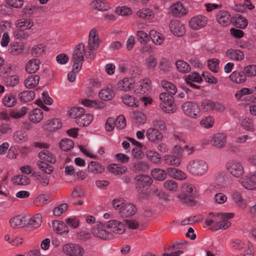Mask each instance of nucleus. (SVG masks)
<instances>
[{"label": "nucleus", "mask_w": 256, "mask_h": 256, "mask_svg": "<svg viewBox=\"0 0 256 256\" xmlns=\"http://www.w3.org/2000/svg\"><path fill=\"white\" fill-rule=\"evenodd\" d=\"M96 227L92 228V232L96 237L104 240H109L113 238V234L106 230H110L112 232L117 234H122L125 232L124 224L116 220H110L106 223L96 222Z\"/></svg>", "instance_id": "f257e3e1"}, {"label": "nucleus", "mask_w": 256, "mask_h": 256, "mask_svg": "<svg viewBox=\"0 0 256 256\" xmlns=\"http://www.w3.org/2000/svg\"><path fill=\"white\" fill-rule=\"evenodd\" d=\"M136 190L142 198H147L148 196V188L152 184V179L148 175L140 174L134 178Z\"/></svg>", "instance_id": "f03ea898"}, {"label": "nucleus", "mask_w": 256, "mask_h": 256, "mask_svg": "<svg viewBox=\"0 0 256 256\" xmlns=\"http://www.w3.org/2000/svg\"><path fill=\"white\" fill-rule=\"evenodd\" d=\"M182 193L178 196V198L184 203L193 206L196 205L195 198L198 196L196 190L190 184H184L181 188Z\"/></svg>", "instance_id": "7ed1b4c3"}, {"label": "nucleus", "mask_w": 256, "mask_h": 256, "mask_svg": "<svg viewBox=\"0 0 256 256\" xmlns=\"http://www.w3.org/2000/svg\"><path fill=\"white\" fill-rule=\"evenodd\" d=\"M208 166L206 162L201 160H195L190 161L187 165L188 172L193 175L202 176L208 170Z\"/></svg>", "instance_id": "20e7f679"}, {"label": "nucleus", "mask_w": 256, "mask_h": 256, "mask_svg": "<svg viewBox=\"0 0 256 256\" xmlns=\"http://www.w3.org/2000/svg\"><path fill=\"white\" fill-rule=\"evenodd\" d=\"M160 99L162 103L160 104L162 110L167 113H173L176 108L174 104L173 96L168 92H162L160 94Z\"/></svg>", "instance_id": "39448f33"}, {"label": "nucleus", "mask_w": 256, "mask_h": 256, "mask_svg": "<svg viewBox=\"0 0 256 256\" xmlns=\"http://www.w3.org/2000/svg\"><path fill=\"white\" fill-rule=\"evenodd\" d=\"M228 171L234 176L240 178L244 174L242 164L238 160H231L226 164Z\"/></svg>", "instance_id": "423d86ee"}, {"label": "nucleus", "mask_w": 256, "mask_h": 256, "mask_svg": "<svg viewBox=\"0 0 256 256\" xmlns=\"http://www.w3.org/2000/svg\"><path fill=\"white\" fill-rule=\"evenodd\" d=\"M182 108L184 114L192 118H196L200 113V109L196 102L188 101L184 103Z\"/></svg>", "instance_id": "0eeeda50"}, {"label": "nucleus", "mask_w": 256, "mask_h": 256, "mask_svg": "<svg viewBox=\"0 0 256 256\" xmlns=\"http://www.w3.org/2000/svg\"><path fill=\"white\" fill-rule=\"evenodd\" d=\"M62 250L64 254L68 256H82L84 252V249L76 244H65Z\"/></svg>", "instance_id": "6e6552de"}, {"label": "nucleus", "mask_w": 256, "mask_h": 256, "mask_svg": "<svg viewBox=\"0 0 256 256\" xmlns=\"http://www.w3.org/2000/svg\"><path fill=\"white\" fill-rule=\"evenodd\" d=\"M207 22L206 17L202 15H198L190 19L189 26L192 29L198 30L204 27Z\"/></svg>", "instance_id": "1a4fd4ad"}, {"label": "nucleus", "mask_w": 256, "mask_h": 256, "mask_svg": "<svg viewBox=\"0 0 256 256\" xmlns=\"http://www.w3.org/2000/svg\"><path fill=\"white\" fill-rule=\"evenodd\" d=\"M170 32L176 36L180 37L185 34V26L180 21L172 20L169 24Z\"/></svg>", "instance_id": "9d476101"}, {"label": "nucleus", "mask_w": 256, "mask_h": 256, "mask_svg": "<svg viewBox=\"0 0 256 256\" xmlns=\"http://www.w3.org/2000/svg\"><path fill=\"white\" fill-rule=\"evenodd\" d=\"M216 20L221 26H226L231 23V16L228 11L221 10L216 14Z\"/></svg>", "instance_id": "9b49d317"}, {"label": "nucleus", "mask_w": 256, "mask_h": 256, "mask_svg": "<svg viewBox=\"0 0 256 256\" xmlns=\"http://www.w3.org/2000/svg\"><path fill=\"white\" fill-rule=\"evenodd\" d=\"M96 30L92 29L89 34L88 48L90 50L92 51L98 48L100 44V40L96 34Z\"/></svg>", "instance_id": "f8f14e48"}, {"label": "nucleus", "mask_w": 256, "mask_h": 256, "mask_svg": "<svg viewBox=\"0 0 256 256\" xmlns=\"http://www.w3.org/2000/svg\"><path fill=\"white\" fill-rule=\"evenodd\" d=\"M146 136L152 142H159L162 140L163 135L158 130L150 128L146 132Z\"/></svg>", "instance_id": "ddd939ff"}, {"label": "nucleus", "mask_w": 256, "mask_h": 256, "mask_svg": "<svg viewBox=\"0 0 256 256\" xmlns=\"http://www.w3.org/2000/svg\"><path fill=\"white\" fill-rule=\"evenodd\" d=\"M84 45L82 43L76 45L72 54V60L83 62L84 61Z\"/></svg>", "instance_id": "4468645a"}, {"label": "nucleus", "mask_w": 256, "mask_h": 256, "mask_svg": "<svg viewBox=\"0 0 256 256\" xmlns=\"http://www.w3.org/2000/svg\"><path fill=\"white\" fill-rule=\"evenodd\" d=\"M136 212L137 208L136 206L128 203L123 206L122 210L120 211V214L122 217L126 218L134 215Z\"/></svg>", "instance_id": "2eb2a0df"}, {"label": "nucleus", "mask_w": 256, "mask_h": 256, "mask_svg": "<svg viewBox=\"0 0 256 256\" xmlns=\"http://www.w3.org/2000/svg\"><path fill=\"white\" fill-rule=\"evenodd\" d=\"M62 127L60 120L57 118L49 120L45 122L43 128L49 132H55Z\"/></svg>", "instance_id": "dca6fc26"}, {"label": "nucleus", "mask_w": 256, "mask_h": 256, "mask_svg": "<svg viewBox=\"0 0 256 256\" xmlns=\"http://www.w3.org/2000/svg\"><path fill=\"white\" fill-rule=\"evenodd\" d=\"M170 12L174 16L181 17L187 14L188 10L180 2L172 4L170 8Z\"/></svg>", "instance_id": "f3484780"}, {"label": "nucleus", "mask_w": 256, "mask_h": 256, "mask_svg": "<svg viewBox=\"0 0 256 256\" xmlns=\"http://www.w3.org/2000/svg\"><path fill=\"white\" fill-rule=\"evenodd\" d=\"M53 230L56 233L62 234L68 232V228L66 224L62 221L54 220L52 222Z\"/></svg>", "instance_id": "a211bd4d"}, {"label": "nucleus", "mask_w": 256, "mask_h": 256, "mask_svg": "<svg viewBox=\"0 0 256 256\" xmlns=\"http://www.w3.org/2000/svg\"><path fill=\"white\" fill-rule=\"evenodd\" d=\"M240 182L246 189L254 190L256 188V182L251 176H246L239 180Z\"/></svg>", "instance_id": "6ab92c4d"}, {"label": "nucleus", "mask_w": 256, "mask_h": 256, "mask_svg": "<svg viewBox=\"0 0 256 256\" xmlns=\"http://www.w3.org/2000/svg\"><path fill=\"white\" fill-rule=\"evenodd\" d=\"M212 142L215 146L223 148L226 144V136L224 134H216L214 135Z\"/></svg>", "instance_id": "aec40b11"}, {"label": "nucleus", "mask_w": 256, "mask_h": 256, "mask_svg": "<svg viewBox=\"0 0 256 256\" xmlns=\"http://www.w3.org/2000/svg\"><path fill=\"white\" fill-rule=\"evenodd\" d=\"M100 98L103 100H110L114 96V93L112 88H104L98 93Z\"/></svg>", "instance_id": "412c9836"}, {"label": "nucleus", "mask_w": 256, "mask_h": 256, "mask_svg": "<svg viewBox=\"0 0 256 256\" xmlns=\"http://www.w3.org/2000/svg\"><path fill=\"white\" fill-rule=\"evenodd\" d=\"M40 64L39 60L32 59L27 62L26 66V70L30 74H34L39 69Z\"/></svg>", "instance_id": "4be33fe9"}, {"label": "nucleus", "mask_w": 256, "mask_h": 256, "mask_svg": "<svg viewBox=\"0 0 256 256\" xmlns=\"http://www.w3.org/2000/svg\"><path fill=\"white\" fill-rule=\"evenodd\" d=\"M26 218L21 215L16 216L12 218L10 223L13 228H22L26 225Z\"/></svg>", "instance_id": "5701e85b"}, {"label": "nucleus", "mask_w": 256, "mask_h": 256, "mask_svg": "<svg viewBox=\"0 0 256 256\" xmlns=\"http://www.w3.org/2000/svg\"><path fill=\"white\" fill-rule=\"evenodd\" d=\"M226 56L230 59L241 60L244 58V54L240 50L229 49L226 52Z\"/></svg>", "instance_id": "b1692460"}, {"label": "nucleus", "mask_w": 256, "mask_h": 256, "mask_svg": "<svg viewBox=\"0 0 256 256\" xmlns=\"http://www.w3.org/2000/svg\"><path fill=\"white\" fill-rule=\"evenodd\" d=\"M166 171L170 176L176 180H184L186 177L185 173L174 168H169Z\"/></svg>", "instance_id": "393cba45"}, {"label": "nucleus", "mask_w": 256, "mask_h": 256, "mask_svg": "<svg viewBox=\"0 0 256 256\" xmlns=\"http://www.w3.org/2000/svg\"><path fill=\"white\" fill-rule=\"evenodd\" d=\"M43 112L40 108L34 110L29 114V120L34 123L39 122L43 118Z\"/></svg>", "instance_id": "a878e982"}, {"label": "nucleus", "mask_w": 256, "mask_h": 256, "mask_svg": "<svg viewBox=\"0 0 256 256\" xmlns=\"http://www.w3.org/2000/svg\"><path fill=\"white\" fill-rule=\"evenodd\" d=\"M39 80L40 77L38 75L31 76L24 80V86L27 88H33L38 85Z\"/></svg>", "instance_id": "bb28decb"}, {"label": "nucleus", "mask_w": 256, "mask_h": 256, "mask_svg": "<svg viewBox=\"0 0 256 256\" xmlns=\"http://www.w3.org/2000/svg\"><path fill=\"white\" fill-rule=\"evenodd\" d=\"M230 78L232 82L236 84L244 83L246 81V75L243 71L232 72L230 76Z\"/></svg>", "instance_id": "cd10ccee"}, {"label": "nucleus", "mask_w": 256, "mask_h": 256, "mask_svg": "<svg viewBox=\"0 0 256 256\" xmlns=\"http://www.w3.org/2000/svg\"><path fill=\"white\" fill-rule=\"evenodd\" d=\"M35 96V94L33 91H24L18 95V100L23 102H28L32 100Z\"/></svg>", "instance_id": "c85d7f7f"}, {"label": "nucleus", "mask_w": 256, "mask_h": 256, "mask_svg": "<svg viewBox=\"0 0 256 256\" xmlns=\"http://www.w3.org/2000/svg\"><path fill=\"white\" fill-rule=\"evenodd\" d=\"M91 6L94 9L102 11L108 10L110 7L105 0H94L91 3Z\"/></svg>", "instance_id": "c756f323"}, {"label": "nucleus", "mask_w": 256, "mask_h": 256, "mask_svg": "<svg viewBox=\"0 0 256 256\" xmlns=\"http://www.w3.org/2000/svg\"><path fill=\"white\" fill-rule=\"evenodd\" d=\"M104 170V166L100 165L98 162L92 161L88 164V171L90 172L98 174L102 173Z\"/></svg>", "instance_id": "7c9ffc66"}, {"label": "nucleus", "mask_w": 256, "mask_h": 256, "mask_svg": "<svg viewBox=\"0 0 256 256\" xmlns=\"http://www.w3.org/2000/svg\"><path fill=\"white\" fill-rule=\"evenodd\" d=\"M149 81L148 79H144L140 82L138 88L134 90L135 93L144 94L150 88Z\"/></svg>", "instance_id": "2f4dec72"}, {"label": "nucleus", "mask_w": 256, "mask_h": 256, "mask_svg": "<svg viewBox=\"0 0 256 256\" xmlns=\"http://www.w3.org/2000/svg\"><path fill=\"white\" fill-rule=\"evenodd\" d=\"M93 116L90 114H84L82 116L76 120V122L80 126H87L92 122Z\"/></svg>", "instance_id": "473e14b6"}, {"label": "nucleus", "mask_w": 256, "mask_h": 256, "mask_svg": "<svg viewBox=\"0 0 256 256\" xmlns=\"http://www.w3.org/2000/svg\"><path fill=\"white\" fill-rule=\"evenodd\" d=\"M12 181L14 184L20 186L28 185L30 182V179L24 175L16 176L12 178Z\"/></svg>", "instance_id": "72a5a7b5"}, {"label": "nucleus", "mask_w": 256, "mask_h": 256, "mask_svg": "<svg viewBox=\"0 0 256 256\" xmlns=\"http://www.w3.org/2000/svg\"><path fill=\"white\" fill-rule=\"evenodd\" d=\"M118 86L121 90L128 91L133 86L132 80L128 78H124L118 82Z\"/></svg>", "instance_id": "f704fd0d"}, {"label": "nucleus", "mask_w": 256, "mask_h": 256, "mask_svg": "<svg viewBox=\"0 0 256 256\" xmlns=\"http://www.w3.org/2000/svg\"><path fill=\"white\" fill-rule=\"evenodd\" d=\"M152 176L155 180L162 181L167 176V173L165 170L160 168H154L152 170Z\"/></svg>", "instance_id": "c9c22d12"}, {"label": "nucleus", "mask_w": 256, "mask_h": 256, "mask_svg": "<svg viewBox=\"0 0 256 256\" xmlns=\"http://www.w3.org/2000/svg\"><path fill=\"white\" fill-rule=\"evenodd\" d=\"M148 169V164L143 161H138L132 164V170L135 172H144Z\"/></svg>", "instance_id": "e433bc0d"}, {"label": "nucleus", "mask_w": 256, "mask_h": 256, "mask_svg": "<svg viewBox=\"0 0 256 256\" xmlns=\"http://www.w3.org/2000/svg\"><path fill=\"white\" fill-rule=\"evenodd\" d=\"M38 156L40 160H46L51 164H54L56 162L54 156L47 150H43L40 152L38 154Z\"/></svg>", "instance_id": "4c0bfd02"}, {"label": "nucleus", "mask_w": 256, "mask_h": 256, "mask_svg": "<svg viewBox=\"0 0 256 256\" xmlns=\"http://www.w3.org/2000/svg\"><path fill=\"white\" fill-rule=\"evenodd\" d=\"M42 222V216L40 214H37L29 220L28 224L34 228H36L41 225Z\"/></svg>", "instance_id": "58836bf2"}, {"label": "nucleus", "mask_w": 256, "mask_h": 256, "mask_svg": "<svg viewBox=\"0 0 256 256\" xmlns=\"http://www.w3.org/2000/svg\"><path fill=\"white\" fill-rule=\"evenodd\" d=\"M176 66L178 72L187 73L190 70V66L186 62L178 60L176 62Z\"/></svg>", "instance_id": "ea45409f"}, {"label": "nucleus", "mask_w": 256, "mask_h": 256, "mask_svg": "<svg viewBox=\"0 0 256 256\" xmlns=\"http://www.w3.org/2000/svg\"><path fill=\"white\" fill-rule=\"evenodd\" d=\"M59 146L62 150L66 152L74 147V142L71 139L65 138L60 140Z\"/></svg>", "instance_id": "a19ab883"}, {"label": "nucleus", "mask_w": 256, "mask_h": 256, "mask_svg": "<svg viewBox=\"0 0 256 256\" xmlns=\"http://www.w3.org/2000/svg\"><path fill=\"white\" fill-rule=\"evenodd\" d=\"M162 86L170 95L173 96L176 93L177 88L173 84L164 80L162 82Z\"/></svg>", "instance_id": "79ce46f5"}, {"label": "nucleus", "mask_w": 256, "mask_h": 256, "mask_svg": "<svg viewBox=\"0 0 256 256\" xmlns=\"http://www.w3.org/2000/svg\"><path fill=\"white\" fill-rule=\"evenodd\" d=\"M108 168L110 172L116 174H122L127 171V168L126 166H118L115 164L110 165Z\"/></svg>", "instance_id": "37998d69"}, {"label": "nucleus", "mask_w": 256, "mask_h": 256, "mask_svg": "<svg viewBox=\"0 0 256 256\" xmlns=\"http://www.w3.org/2000/svg\"><path fill=\"white\" fill-rule=\"evenodd\" d=\"M122 102L126 106L132 107H137L139 106L138 101L131 96L125 95L122 97Z\"/></svg>", "instance_id": "c03bdc74"}, {"label": "nucleus", "mask_w": 256, "mask_h": 256, "mask_svg": "<svg viewBox=\"0 0 256 256\" xmlns=\"http://www.w3.org/2000/svg\"><path fill=\"white\" fill-rule=\"evenodd\" d=\"M36 164L38 168L44 173L50 174L53 172L52 166L45 162L38 160Z\"/></svg>", "instance_id": "a18cd8bd"}, {"label": "nucleus", "mask_w": 256, "mask_h": 256, "mask_svg": "<svg viewBox=\"0 0 256 256\" xmlns=\"http://www.w3.org/2000/svg\"><path fill=\"white\" fill-rule=\"evenodd\" d=\"M46 50L45 46L42 44H39L34 46L31 50V54L34 57H38L44 54Z\"/></svg>", "instance_id": "49530a36"}, {"label": "nucleus", "mask_w": 256, "mask_h": 256, "mask_svg": "<svg viewBox=\"0 0 256 256\" xmlns=\"http://www.w3.org/2000/svg\"><path fill=\"white\" fill-rule=\"evenodd\" d=\"M85 114L84 110L80 107L74 108H72L70 112V115L72 118L78 120L79 118H80Z\"/></svg>", "instance_id": "de8ad7c7"}, {"label": "nucleus", "mask_w": 256, "mask_h": 256, "mask_svg": "<svg viewBox=\"0 0 256 256\" xmlns=\"http://www.w3.org/2000/svg\"><path fill=\"white\" fill-rule=\"evenodd\" d=\"M146 156L154 163L158 164L160 161L161 158L156 152L148 150L146 152Z\"/></svg>", "instance_id": "09e8293b"}, {"label": "nucleus", "mask_w": 256, "mask_h": 256, "mask_svg": "<svg viewBox=\"0 0 256 256\" xmlns=\"http://www.w3.org/2000/svg\"><path fill=\"white\" fill-rule=\"evenodd\" d=\"M243 72L246 76L252 77L256 76V65L250 64L245 66L244 68Z\"/></svg>", "instance_id": "8fccbe9b"}, {"label": "nucleus", "mask_w": 256, "mask_h": 256, "mask_svg": "<svg viewBox=\"0 0 256 256\" xmlns=\"http://www.w3.org/2000/svg\"><path fill=\"white\" fill-rule=\"evenodd\" d=\"M2 102L6 106L10 108L16 104V99L14 96L8 94L3 98Z\"/></svg>", "instance_id": "3c124183"}, {"label": "nucleus", "mask_w": 256, "mask_h": 256, "mask_svg": "<svg viewBox=\"0 0 256 256\" xmlns=\"http://www.w3.org/2000/svg\"><path fill=\"white\" fill-rule=\"evenodd\" d=\"M137 16L140 18L146 20L151 19L152 18V12L148 8H143L137 12Z\"/></svg>", "instance_id": "603ef678"}, {"label": "nucleus", "mask_w": 256, "mask_h": 256, "mask_svg": "<svg viewBox=\"0 0 256 256\" xmlns=\"http://www.w3.org/2000/svg\"><path fill=\"white\" fill-rule=\"evenodd\" d=\"M219 63L220 60L218 59L212 58V60H208V66L211 71L214 72H218L219 68Z\"/></svg>", "instance_id": "864d4df0"}, {"label": "nucleus", "mask_w": 256, "mask_h": 256, "mask_svg": "<svg viewBox=\"0 0 256 256\" xmlns=\"http://www.w3.org/2000/svg\"><path fill=\"white\" fill-rule=\"evenodd\" d=\"M164 187L168 190L175 192L177 190L178 184L174 180H166L164 183Z\"/></svg>", "instance_id": "5fc2aeb1"}, {"label": "nucleus", "mask_w": 256, "mask_h": 256, "mask_svg": "<svg viewBox=\"0 0 256 256\" xmlns=\"http://www.w3.org/2000/svg\"><path fill=\"white\" fill-rule=\"evenodd\" d=\"M242 126L245 130L253 132L254 130L252 120L250 118H244L242 122Z\"/></svg>", "instance_id": "6e6d98bb"}, {"label": "nucleus", "mask_w": 256, "mask_h": 256, "mask_svg": "<svg viewBox=\"0 0 256 256\" xmlns=\"http://www.w3.org/2000/svg\"><path fill=\"white\" fill-rule=\"evenodd\" d=\"M201 106L206 111H210L214 108L216 104L210 100H204L201 102Z\"/></svg>", "instance_id": "4d7b16f0"}, {"label": "nucleus", "mask_w": 256, "mask_h": 256, "mask_svg": "<svg viewBox=\"0 0 256 256\" xmlns=\"http://www.w3.org/2000/svg\"><path fill=\"white\" fill-rule=\"evenodd\" d=\"M234 22V26L236 28H244L248 25V20L244 18L239 16L238 17L236 18Z\"/></svg>", "instance_id": "13d9d810"}, {"label": "nucleus", "mask_w": 256, "mask_h": 256, "mask_svg": "<svg viewBox=\"0 0 256 256\" xmlns=\"http://www.w3.org/2000/svg\"><path fill=\"white\" fill-rule=\"evenodd\" d=\"M134 122L138 124H144L146 122V118L145 115L140 112H136L134 114L133 117Z\"/></svg>", "instance_id": "bf43d9fd"}, {"label": "nucleus", "mask_w": 256, "mask_h": 256, "mask_svg": "<svg viewBox=\"0 0 256 256\" xmlns=\"http://www.w3.org/2000/svg\"><path fill=\"white\" fill-rule=\"evenodd\" d=\"M19 82L18 77L16 76H12L4 79V83L8 86H14Z\"/></svg>", "instance_id": "052dcab7"}, {"label": "nucleus", "mask_w": 256, "mask_h": 256, "mask_svg": "<svg viewBox=\"0 0 256 256\" xmlns=\"http://www.w3.org/2000/svg\"><path fill=\"white\" fill-rule=\"evenodd\" d=\"M116 128L118 129L122 130L126 126V121L124 116L123 115L118 116L116 120H114Z\"/></svg>", "instance_id": "680f3d73"}, {"label": "nucleus", "mask_w": 256, "mask_h": 256, "mask_svg": "<svg viewBox=\"0 0 256 256\" xmlns=\"http://www.w3.org/2000/svg\"><path fill=\"white\" fill-rule=\"evenodd\" d=\"M26 134L22 130L16 132L14 134V138L17 143H20L26 140Z\"/></svg>", "instance_id": "e2e57ef3"}, {"label": "nucleus", "mask_w": 256, "mask_h": 256, "mask_svg": "<svg viewBox=\"0 0 256 256\" xmlns=\"http://www.w3.org/2000/svg\"><path fill=\"white\" fill-rule=\"evenodd\" d=\"M230 222L228 220L222 219L219 222H216V228H214V230H216L218 229H226L230 226Z\"/></svg>", "instance_id": "0e129e2a"}, {"label": "nucleus", "mask_w": 256, "mask_h": 256, "mask_svg": "<svg viewBox=\"0 0 256 256\" xmlns=\"http://www.w3.org/2000/svg\"><path fill=\"white\" fill-rule=\"evenodd\" d=\"M68 205L66 204H62L55 208L53 210V214L55 216H60L67 210Z\"/></svg>", "instance_id": "69168bd1"}, {"label": "nucleus", "mask_w": 256, "mask_h": 256, "mask_svg": "<svg viewBox=\"0 0 256 256\" xmlns=\"http://www.w3.org/2000/svg\"><path fill=\"white\" fill-rule=\"evenodd\" d=\"M146 64L148 68L154 69L157 65L156 59L150 56L146 59Z\"/></svg>", "instance_id": "338daca9"}, {"label": "nucleus", "mask_w": 256, "mask_h": 256, "mask_svg": "<svg viewBox=\"0 0 256 256\" xmlns=\"http://www.w3.org/2000/svg\"><path fill=\"white\" fill-rule=\"evenodd\" d=\"M32 23L29 20H22L18 24V28L26 30H29L32 26Z\"/></svg>", "instance_id": "774afa93"}]
</instances>
